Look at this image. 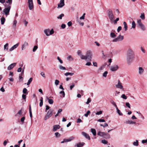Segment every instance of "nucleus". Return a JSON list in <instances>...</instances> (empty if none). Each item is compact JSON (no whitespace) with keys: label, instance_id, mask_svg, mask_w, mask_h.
I'll return each mask as SVG.
<instances>
[{"label":"nucleus","instance_id":"nucleus-20","mask_svg":"<svg viewBox=\"0 0 147 147\" xmlns=\"http://www.w3.org/2000/svg\"><path fill=\"white\" fill-rule=\"evenodd\" d=\"M144 71V69L141 67H140L138 68V74L141 75L143 74Z\"/></svg>","mask_w":147,"mask_h":147},{"label":"nucleus","instance_id":"nucleus-54","mask_svg":"<svg viewBox=\"0 0 147 147\" xmlns=\"http://www.w3.org/2000/svg\"><path fill=\"white\" fill-rule=\"evenodd\" d=\"M102 143L104 144H107L108 142L105 140H103L101 141Z\"/></svg>","mask_w":147,"mask_h":147},{"label":"nucleus","instance_id":"nucleus-63","mask_svg":"<svg viewBox=\"0 0 147 147\" xmlns=\"http://www.w3.org/2000/svg\"><path fill=\"white\" fill-rule=\"evenodd\" d=\"M120 92L119 91H116L115 92V95L116 96H117L120 93Z\"/></svg>","mask_w":147,"mask_h":147},{"label":"nucleus","instance_id":"nucleus-6","mask_svg":"<svg viewBox=\"0 0 147 147\" xmlns=\"http://www.w3.org/2000/svg\"><path fill=\"white\" fill-rule=\"evenodd\" d=\"M86 55L87 57V59L89 61L91 60L92 57V51L90 50L87 51L86 53Z\"/></svg>","mask_w":147,"mask_h":147},{"label":"nucleus","instance_id":"nucleus-58","mask_svg":"<svg viewBox=\"0 0 147 147\" xmlns=\"http://www.w3.org/2000/svg\"><path fill=\"white\" fill-rule=\"evenodd\" d=\"M67 139H64L63 141L61 142V144L63 143L64 142H68Z\"/></svg>","mask_w":147,"mask_h":147},{"label":"nucleus","instance_id":"nucleus-62","mask_svg":"<svg viewBox=\"0 0 147 147\" xmlns=\"http://www.w3.org/2000/svg\"><path fill=\"white\" fill-rule=\"evenodd\" d=\"M57 59L61 63H63V61L59 57H57Z\"/></svg>","mask_w":147,"mask_h":147},{"label":"nucleus","instance_id":"nucleus-61","mask_svg":"<svg viewBox=\"0 0 147 147\" xmlns=\"http://www.w3.org/2000/svg\"><path fill=\"white\" fill-rule=\"evenodd\" d=\"M82 120L80 118L78 119L77 120V123H80L81 122H82Z\"/></svg>","mask_w":147,"mask_h":147},{"label":"nucleus","instance_id":"nucleus-5","mask_svg":"<svg viewBox=\"0 0 147 147\" xmlns=\"http://www.w3.org/2000/svg\"><path fill=\"white\" fill-rule=\"evenodd\" d=\"M53 111L52 109H50L48 111L44 118L45 120H47L52 116Z\"/></svg>","mask_w":147,"mask_h":147},{"label":"nucleus","instance_id":"nucleus-42","mask_svg":"<svg viewBox=\"0 0 147 147\" xmlns=\"http://www.w3.org/2000/svg\"><path fill=\"white\" fill-rule=\"evenodd\" d=\"M121 97L124 99H126L127 98V96L124 94H122L121 96Z\"/></svg>","mask_w":147,"mask_h":147},{"label":"nucleus","instance_id":"nucleus-44","mask_svg":"<svg viewBox=\"0 0 147 147\" xmlns=\"http://www.w3.org/2000/svg\"><path fill=\"white\" fill-rule=\"evenodd\" d=\"M17 22L16 20H15L13 22V25L14 28H15L16 27Z\"/></svg>","mask_w":147,"mask_h":147},{"label":"nucleus","instance_id":"nucleus-64","mask_svg":"<svg viewBox=\"0 0 147 147\" xmlns=\"http://www.w3.org/2000/svg\"><path fill=\"white\" fill-rule=\"evenodd\" d=\"M147 142V140H142V143L143 144L146 143Z\"/></svg>","mask_w":147,"mask_h":147},{"label":"nucleus","instance_id":"nucleus-55","mask_svg":"<svg viewBox=\"0 0 147 147\" xmlns=\"http://www.w3.org/2000/svg\"><path fill=\"white\" fill-rule=\"evenodd\" d=\"M27 90L26 89V88H25L23 89V92L24 94H26V93L28 94V93L27 92Z\"/></svg>","mask_w":147,"mask_h":147},{"label":"nucleus","instance_id":"nucleus-1","mask_svg":"<svg viewBox=\"0 0 147 147\" xmlns=\"http://www.w3.org/2000/svg\"><path fill=\"white\" fill-rule=\"evenodd\" d=\"M135 55H127L126 60L127 63L130 65L134 61Z\"/></svg>","mask_w":147,"mask_h":147},{"label":"nucleus","instance_id":"nucleus-7","mask_svg":"<svg viewBox=\"0 0 147 147\" xmlns=\"http://www.w3.org/2000/svg\"><path fill=\"white\" fill-rule=\"evenodd\" d=\"M115 87L119 89L122 90H124V88L122 84L119 80H118V83L115 85Z\"/></svg>","mask_w":147,"mask_h":147},{"label":"nucleus","instance_id":"nucleus-29","mask_svg":"<svg viewBox=\"0 0 147 147\" xmlns=\"http://www.w3.org/2000/svg\"><path fill=\"white\" fill-rule=\"evenodd\" d=\"M110 102L111 104H112L115 108L117 107V106L115 103V102H114V101L112 100L110 101Z\"/></svg>","mask_w":147,"mask_h":147},{"label":"nucleus","instance_id":"nucleus-25","mask_svg":"<svg viewBox=\"0 0 147 147\" xmlns=\"http://www.w3.org/2000/svg\"><path fill=\"white\" fill-rule=\"evenodd\" d=\"M123 24L124 25V28L125 30L126 31L127 30V26L126 23L125 22H123Z\"/></svg>","mask_w":147,"mask_h":147},{"label":"nucleus","instance_id":"nucleus-37","mask_svg":"<svg viewBox=\"0 0 147 147\" xmlns=\"http://www.w3.org/2000/svg\"><path fill=\"white\" fill-rule=\"evenodd\" d=\"M104 137L106 138H111L110 134L108 133H106Z\"/></svg>","mask_w":147,"mask_h":147},{"label":"nucleus","instance_id":"nucleus-36","mask_svg":"<svg viewBox=\"0 0 147 147\" xmlns=\"http://www.w3.org/2000/svg\"><path fill=\"white\" fill-rule=\"evenodd\" d=\"M132 26L131 27V29H132V28H135L136 27V24L135 23V22L134 21H133L132 22Z\"/></svg>","mask_w":147,"mask_h":147},{"label":"nucleus","instance_id":"nucleus-17","mask_svg":"<svg viewBox=\"0 0 147 147\" xmlns=\"http://www.w3.org/2000/svg\"><path fill=\"white\" fill-rule=\"evenodd\" d=\"M82 134L88 140H90V138L89 135L87 134L84 132H82Z\"/></svg>","mask_w":147,"mask_h":147},{"label":"nucleus","instance_id":"nucleus-41","mask_svg":"<svg viewBox=\"0 0 147 147\" xmlns=\"http://www.w3.org/2000/svg\"><path fill=\"white\" fill-rule=\"evenodd\" d=\"M67 59L69 61H73L74 60L73 58L71 55H69L67 57Z\"/></svg>","mask_w":147,"mask_h":147},{"label":"nucleus","instance_id":"nucleus-50","mask_svg":"<svg viewBox=\"0 0 147 147\" xmlns=\"http://www.w3.org/2000/svg\"><path fill=\"white\" fill-rule=\"evenodd\" d=\"M90 113V112L89 110H88L86 113L84 114V116L86 117H87L88 115Z\"/></svg>","mask_w":147,"mask_h":147},{"label":"nucleus","instance_id":"nucleus-45","mask_svg":"<svg viewBox=\"0 0 147 147\" xmlns=\"http://www.w3.org/2000/svg\"><path fill=\"white\" fill-rule=\"evenodd\" d=\"M59 69L62 70H64L66 69V68L63 66L61 65H59Z\"/></svg>","mask_w":147,"mask_h":147},{"label":"nucleus","instance_id":"nucleus-22","mask_svg":"<svg viewBox=\"0 0 147 147\" xmlns=\"http://www.w3.org/2000/svg\"><path fill=\"white\" fill-rule=\"evenodd\" d=\"M5 4L4 5L5 7L11 9V5L12 3H7V2H5Z\"/></svg>","mask_w":147,"mask_h":147},{"label":"nucleus","instance_id":"nucleus-8","mask_svg":"<svg viewBox=\"0 0 147 147\" xmlns=\"http://www.w3.org/2000/svg\"><path fill=\"white\" fill-rule=\"evenodd\" d=\"M123 39V36L119 35L117 37L115 38L113 40V42H117L121 41Z\"/></svg>","mask_w":147,"mask_h":147},{"label":"nucleus","instance_id":"nucleus-38","mask_svg":"<svg viewBox=\"0 0 147 147\" xmlns=\"http://www.w3.org/2000/svg\"><path fill=\"white\" fill-rule=\"evenodd\" d=\"M43 98L42 97H40V102L39 103V105L40 107H42L43 105Z\"/></svg>","mask_w":147,"mask_h":147},{"label":"nucleus","instance_id":"nucleus-31","mask_svg":"<svg viewBox=\"0 0 147 147\" xmlns=\"http://www.w3.org/2000/svg\"><path fill=\"white\" fill-rule=\"evenodd\" d=\"M8 45L9 44L8 43H7L4 45V50H7L8 49Z\"/></svg>","mask_w":147,"mask_h":147},{"label":"nucleus","instance_id":"nucleus-3","mask_svg":"<svg viewBox=\"0 0 147 147\" xmlns=\"http://www.w3.org/2000/svg\"><path fill=\"white\" fill-rule=\"evenodd\" d=\"M138 26V27L140 28L142 31H145L146 28L145 26L142 23L141 20H139L137 21Z\"/></svg>","mask_w":147,"mask_h":147},{"label":"nucleus","instance_id":"nucleus-16","mask_svg":"<svg viewBox=\"0 0 147 147\" xmlns=\"http://www.w3.org/2000/svg\"><path fill=\"white\" fill-rule=\"evenodd\" d=\"M16 63H15L11 64L8 66L7 67V69L9 70L11 69L15 66H16Z\"/></svg>","mask_w":147,"mask_h":147},{"label":"nucleus","instance_id":"nucleus-48","mask_svg":"<svg viewBox=\"0 0 147 147\" xmlns=\"http://www.w3.org/2000/svg\"><path fill=\"white\" fill-rule=\"evenodd\" d=\"M38 47L37 46L35 45L34 46L33 49L32 51L33 52H35L36 50L37 49Z\"/></svg>","mask_w":147,"mask_h":147},{"label":"nucleus","instance_id":"nucleus-21","mask_svg":"<svg viewBox=\"0 0 147 147\" xmlns=\"http://www.w3.org/2000/svg\"><path fill=\"white\" fill-rule=\"evenodd\" d=\"M60 126L59 125H55L53 126V131H55L57 129H58L60 128Z\"/></svg>","mask_w":147,"mask_h":147},{"label":"nucleus","instance_id":"nucleus-56","mask_svg":"<svg viewBox=\"0 0 147 147\" xmlns=\"http://www.w3.org/2000/svg\"><path fill=\"white\" fill-rule=\"evenodd\" d=\"M59 80H56L55 81V84L57 86L59 85Z\"/></svg>","mask_w":147,"mask_h":147},{"label":"nucleus","instance_id":"nucleus-12","mask_svg":"<svg viewBox=\"0 0 147 147\" xmlns=\"http://www.w3.org/2000/svg\"><path fill=\"white\" fill-rule=\"evenodd\" d=\"M119 66L117 65H115L111 66L110 67V70L112 71H117L119 68Z\"/></svg>","mask_w":147,"mask_h":147},{"label":"nucleus","instance_id":"nucleus-35","mask_svg":"<svg viewBox=\"0 0 147 147\" xmlns=\"http://www.w3.org/2000/svg\"><path fill=\"white\" fill-rule=\"evenodd\" d=\"M80 57L82 59L86 60V59H87V57L86 55H82Z\"/></svg>","mask_w":147,"mask_h":147},{"label":"nucleus","instance_id":"nucleus-53","mask_svg":"<svg viewBox=\"0 0 147 147\" xmlns=\"http://www.w3.org/2000/svg\"><path fill=\"white\" fill-rule=\"evenodd\" d=\"M102 111H98V112H96V115H99L102 114Z\"/></svg>","mask_w":147,"mask_h":147},{"label":"nucleus","instance_id":"nucleus-57","mask_svg":"<svg viewBox=\"0 0 147 147\" xmlns=\"http://www.w3.org/2000/svg\"><path fill=\"white\" fill-rule=\"evenodd\" d=\"M75 84L74 83L72 84V85L70 86V89L71 90L74 87Z\"/></svg>","mask_w":147,"mask_h":147},{"label":"nucleus","instance_id":"nucleus-51","mask_svg":"<svg viewBox=\"0 0 147 147\" xmlns=\"http://www.w3.org/2000/svg\"><path fill=\"white\" fill-rule=\"evenodd\" d=\"M108 74V72L107 71H105L103 74L102 76L104 77H106Z\"/></svg>","mask_w":147,"mask_h":147},{"label":"nucleus","instance_id":"nucleus-10","mask_svg":"<svg viewBox=\"0 0 147 147\" xmlns=\"http://www.w3.org/2000/svg\"><path fill=\"white\" fill-rule=\"evenodd\" d=\"M28 7L30 10H32L34 7L33 0H28Z\"/></svg>","mask_w":147,"mask_h":147},{"label":"nucleus","instance_id":"nucleus-24","mask_svg":"<svg viewBox=\"0 0 147 147\" xmlns=\"http://www.w3.org/2000/svg\"><path fill=\"white\" fill-rule=\"evenodd\" d=\"M117 110V112L119 114V115L122 116L123 115V113L121 112L120 111L119 109L117 107H116Z\"/></svg>","mask_w":147,"mask_h":147},{"label":"nucleus","instance_id":"nucleus-49","mask_svg":"<svg viewBox=\"0 0 147 147\" xmlns=\"http://www.w3.org/2000/svg\"><path fill=\"white\" fill-rule=\"evenodd\" d=\"M64 14L63 13L61 14V15H59L57 17V18L58 19H61L62 17H63Z\"/></svg>","mask_w":147,"mask_h":147},{"label":"nucleus","instance_id":"nucleus-34","mask_svg":"<svg viewBox=\"0 0 147 147\" xmlns=\"http://www.w3.org/2000/svg\"><path fill=\"white\" fill-rule=\"evenodd\" d=\"M75 138L74 137L72 136L69 137V138L67 139L68 142H70L71 140H74L75 139Z\"/></svg>","mask_w":147,"mask_h":147},{"label":"nucleus","instance_id":"nucleus-23","mask_svg":"<svg viewBox=\"0 0 147 147\" xmlns=\"http://www.w3.org/2000/svg\"><path fill=\"white\" fill-rule=\"evenodd\" d=\"M97 134L101 137H105V133L99 131L98 132Z\"/></svg>","mask_w":147,"mask_h":147},{"label":"nucleus","instance_id":"nucleus-32","mask_svg":"<svg viewBox=\"0 0 147 147\" xmlns=\"http://www.w3.org/2000/svg\"><path fill=\"white\" fill-rule=\"evenodd\" d=\"M55 137L57 138H59L60 136V134L58 132H56L55 133Z\"/></svg>","mask_w":147,"mask_h":147},{"label":"nucleus","instance_id":"nucleus-40","mask_svg":"<svg viewBox=\"0 0 147 147\" xmlns=\"http://www.w3.org/2000/svg\"><path fill=\"white\" fill-rule=\"evenodd\" d=\"M59 94H62V95L61 96L62 97H64L65 96V93L63 91H61L60 92Z\"/></svg>","mask_w":147,"mask_h":147},{"label":"nucleus","instance_id":"nucleus-27","mask_svg":"<svg viewBox=\"0 0 147 147\" xmlns=\"http://www.w3.org/2000/svg\"><path fill=\"white\" fill-rule=\"evenodd\" d=\"M47 98L48 100V102L49 104H52L53 103V100L52 99H49L48 97H47Z\"/></svg>","mask_w":147,"mask_h":147},{"label":"nucleus","instance_id":"nucleus-11","mask_svg":"<svg viewBox=\"0 0 147 147\" xmlns=\"http://www.w3.org/2000/svg\"><path fill=\"white\" fill-rule=\"evenodd\" d=\"M127 55H135L133 51L131 48H129L127 52Z\"/></svg>","mask_w":147,"mask_h":147},{"label":"nucleus","instance_id":"nucleus-39","mask_svg":"<svg viewBox=\"0 0 147 147\" xmlns=\"http://www.w3.org/2000/svg\"><path fill=\"white\" fill-rule=\"evenodd\" d=\"M32 80L33 78H31L29 79L27 83V85H29L30 84V83L32 82Z\"/></svg>","mask_w":147,"mask_h":147},{"label":"nucleus","instance_id":"nucleus-4","mask_svg":"<svg viewBox=\"0 0 147 147\" xmlns=\"http://www.w3.org/2000/svg\"><path fill=\"white\" fill-rule=\"evenodd\" d=\"M44 32L46 36H47L52 35L54 33V31L53 29H52L51 30H50L49 29H45Z\"/></svg>","mask_w":147,"mask_h":147},{"label":"nucleus","instance_id":"nucleus-19","mask_svg":"<svg viewBox=\"0 0 147 147\" xmlns=\"http://www.w3.org/2000/svg\"><path fill=\"white\" fill-rule=\"evenodd\" d=\"M84 144L85 143L84 142H79L75 146V147H82Z\"/></svg>","mask_w":147,"mask_h":147},{"label":"nucleus","instance_id":"nucleus-30","mask_svg":"<svg viewBox=\"0 0 147 147\" xmlns=\"http://www.w3.org/2000/svg\"><path fill=\"white\" fill-rule=\"evenodd\" d=\"M91 131L93 135L95 136L96 135V132L95 129H91Z\"/></svg>","mask_w":147,"mask_h":147},{"label":"nucleus","instance_id":"nucleus-13","mask_svg":"<svg viewBox=\"0 0 147 147\" xmlns=\"http://www.w3.org/2000/svg\"><path fill=\"white\" fill-rule=\"evenodd\" d=\"M64 0H60V3L58 4V8H60L62 7L65 5Z\"/></svg>","mask_w":147,"mask_h":147},{"label":"nucleus","instance_id":"nucleus-59","mask_svg":"<svg viewBox=\"0 0 147 147\" xmlns=\"http://www.w3.org/2000/svg\"><path fill=\"white\" fill-rule=\"evenodd\" d=\"M125 105L128 108H130V104L129 102H126L125 103Z\"/></svg>","mask_w":147,"mask_h":147},{"label":"nucleus","instance_id":"nucleus-15","mask_svg":"<svg viewBox=\"0 0 147 147\" xmlns=\"http://www.w3.org/2000/svg\"><path fill=\"white\" fill-rule=\"evenodd\" d=\"M28 46V42L25 41L22 45L21 49L22 50H23L25 49L26 47Z\"/></svg>","mask_w":147,"mask_h":147},{"label":"nucleus","instance_id":"nucleus-28","mask_svg":"<svg viewBox=\"0 0 147 147\" xmlns=\"http://www.w3.org/2000/svg\"><path fill=\"white\" fill-rule=\"evenodd\" d=\"M5 19L4 17H2L1 18V24L3 25L5 21Z\"/></svg>","mask_w":147,"mask_h":147},{"label":"nucleus","instance_id":"nucleus-18","mask_svg":"<svg viewBox=\"0 0 147 147\" xmlns=\"http://www.w3.org/2000/svg\"><path fill=\"white\" fill-rule=\"evenodd\" d=\"M19 45V43H18L14 45L13 46H12L11 48L9 49L10 51H13L14 49L17 48L18 46Z\"/></svg>","mask_w":147,"mask_h":147},{"label":"nucleus","instance_id":"nucleus-26","mask_svg":"<svg viewBox=\"0 0 147 147\" xmlns=\"http://www.w3.org/2000/svg\"><path fill=\"white\" fill-rule=\"evenodd\" d=\"M74 74V73H70V72H66L64 74L66 76H68L69 75H70L71 76H72Z\"/></svg>","mask_w":147,"mask_h":147},{"label":"nucleus","instance_id":"nucleus-46","mask_svg":"<svg viewBox=\"0 0 147 147\" xmlns=\"http://www.w3.org/2000/svg\"><path fill=\"white\" fill-rule=\"evenodd\" d=\"M140 18H141L143 20H144L145 19V15H144V13H142L141 14V16H140Z\"/></svg>","mask_w":147,"mask_h":147},{"label":"nucleus","instance_id":"nucleus-33","mask_svg":"<svg viewBox=\"0 0 147 147\" xmlns=\"http://www.w3.org/2000/svg\"><path fill=\"white\" fill-rule=\"evenodd\" d=\"M133 144L134 146H138L139 145L138 140H136V141L133 142Z\"/></svg>","mask_w":147,"mask_h":147},{"label":"nucleus","instance_id":"nucleus-47","mask_svg":"<svg viewBox=\"0 0 147 147\" xmlns=\"http://www.w3.org/2000/svg\"><path fill=\"white\" fill-rule=\"evenodd\" d=\"M78 55L80 56V57L82 55V52L80 50H78L77 51V52Z\"/></svg>","mask_w":147,"mask_h":147},{"label":"nucleus","instance_id":"nucleus-52","mask_svg":"<svg viewBox=\"0 0 147 147\" xmlns=\"http://www.w3.org/2000/svg\"><path fill=\"white\" fill-rule=\"evenodd\" d=\"M77 21H78V22L79 23V24L81 26H83L84 25V22H80L79 20L78 19V18L77 19Z\"/></svg>","mask_w":147,"mask_h":147},{"label":"nucleus","instance_id":"nucleus-14","mask_svg":"<svg viewBox=\"0 0 147 147\" xmlns=\"http://www.w3.org/2000/svg\"><path fill=\"white\" fill-rule=\"evenodd\" d=\"M125 123L126 124H134L135 125L136 124V122L134 121L131 120H126L125 122Z\"/></svg>","mask_w":147,"mask_h":147},{"label":"nucleus","instance_id":"nucleus-9","mask_svg":"<svg viewBox=\"0 0 147 147\" xmlns=\"http://www.w3.org/2000/svg\"><path fill=\"white\" fill-rule=\"evenodd\" d=\"M10 8L5 7L3 10V14L5 15L6 16L9 15V11L10 10Z\"/></svg>","mask_w":147,"mask_h":147},{"label":"nucleus","instance_id":"nucleus-60","mask_svg":"<svg viewBox=\"0 0 147 147\" xmlns=\"http://www.w3.org/2000/svg\"><path fill=\"white\" fill-rule=\"evenodd\" d=\"M91 101V99H90V98H88V100H87V101L86 102V103L87 104H88Z\"/></svg>","mask_w":147,"mask_h":147},{"label":"nucleus","instance_id":"nucleus-43","mask_svg":"<svg viewBox=\"0 0 147 147\" xmlns=\"http://www.w3.org/2000/svg\"><path fill=\"white\" fill-rule=\"evenodd\" d=\"M111 37L113 38H114L116 36V35L113 32H111L110 34Z\"/></svg>","mask_w":147,"mask_h":147},{"label":"nucleus","instance_id":"nucleus-2","mask_svg":"<svg viewBox=\"0 0 147 147\" xmlns=\"http://www.w3.org/2000/svg\"><path fill=\"white\" fill-rule=\"evenodd\" d=\"M108 17L111 22L114 21V16L113 11L111 9H109L107 11Z\"/></svg>","mask_w":147,"mask_h":147}]
</instances>
